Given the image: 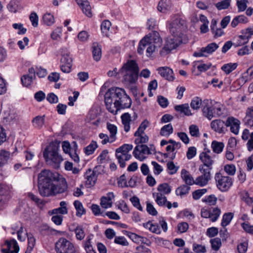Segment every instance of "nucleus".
<instances>
[{
  "label": "nucleus",
  "instance_id": "nucleus-51",
  "mask_svg": "<svg viewBox=\"0 0 253 253\" xmlns=\"http://www.w3.org/2000/svg\"><path fill=\"white\" fill-rule=\"evenodd\" d=\"M217 200V198L214 195H210L203 199L202 201L207 203L209 206H214L216 204Z\"/></svg>",
  "mask_w": 253,
  "mask_h": 253
},
{
  "label": "nucleus",
  "instance_id": "nucleus-13",
  "mask_svg": "<svg viewBox=\"0 0 253 253\" xmlns=\"http://www.w3.org/2000/svg\"><path fill=\"white\" fill-rule=\"evenodd\" d=\"M240 125V121L233 117H229L225 122V126L230 127V131L236 135L239 133Z\"/></svg>",
  "mask_w": 253,
  "mask_h": 253
},
{
  "label": "nucleus",
  "instance_id": "nucleus-19",
  "mask_svg": "<svg viewBox=\"0 0 253 253\" xmlns=\"http://www.w3.org/2000/svg\"><path fill=\"white\" fill-rule=\"evenodd\" d=\"M225 123L220 119L213 120L211 123V126L212 129L219 133L225 132Z\"/></svg>",
  "mask_w": 253,
  "mask_h": 253
},
{
  "label": "nucleus",
  "instance_id": "nucleus-4",
  "mask_svg": "<svg viewBox=\"0 0 253 253\" xmlns=\"http://www.w3.org/2000/svg\"><path fill=\"white\" fill-rule=\"evenodd\" d=\"M43 155L47 164L55 169H58L63 160L59 154L58 147L53 144H50L44 149Z\"/></svg>",
  "mask_w": 253,
  "mask_h": 253
},
{
  "label": "nucleus",
  "instance_id": "nucleus-38",
  "mask_svg": "<svg viewBox=\"0 0 253 253\" xmlns=\"http://www.w3.org/2000/svg\"><path fill=\"white\" fill-rule=\"evenodd\" d=\"M238 64L236 63H229L224 64L221 68V69L225 72L226 74H229L237 67Z\"/></svg>",
  "mask_w": 253,
  "mask_h": 253
},
{
  "label": "nucleus",
  "instance_id": "nucleus-25",
  "mask_svg": "<svg viewBox=\"0 0 253 253\" xmlns=\"http://www.w3.org/2000/svg\"><path fill=\"white\" fill-rule=\"evenodd\" d=\"M181 176L187 185H192L195 184V180H194L193 177L190 174L189 172L185 169L181 170Z\"/></svg>",
  "mask_w": 253,
  "mask_h": 253
},
{
  "label": "nucleus",
  "instance_id": "nucleus-8",
  "mask_svg": "<svg viewBox=\"0 0 253 253\" xmlns=\"http://www.w3.org/2000/svg\"><path fill=\"white\" fill-rule=\"evenodd\" d=\"M134 135L136 137L134 140L136 146L134 149L133 154L135 158L142 161L141 157L142 153V123L139 125Z\"/></svg>",
  "mask_w": 253,
  "mask_h": 253
},
{
  "label": "nucleus",
  "instance_id": "nucleus-41",
  "mask_svg": "<svg viewBox=\"0 0 253 253\" xmlns=\"http://www.w3.org/2000/svg\"><path fill=\"white\" fill-rule=\"evenodd\" d=\"M10 153L5 150H0V168L3 167L10 157Z\"/></svg>",
  "mask_w": 253,
  "mask_h": 253
},
{
  "label": "nucleus",
  "instance_id": "nucleus-15",
  "mask_svg": "<svg viewBox=\"0 0 253 253\" xmlns=\"http://www.w3.org/2000/svg\"><path fill=\"white\" fill-rule=\"evenodd\" d=\"M6 249H3L1 251L3 253H18L19 251V248L17 241L12 239L9 241H5Z\"/></svg>",
  "mask_w": 253,
  "mask_h": 253
},
{
  "label": "nucleus",
  "instance_id": "nucleus-7",
  "mask_svg": "<svg viewBox=\"0 0 253 253\" xmlns=\"http://www.w3.org/2000/svg\"><path fill=\"white\" fill-rule=\"evenodd\" d=\"M216 186L221 192H226L233 185V179L228 176H224L221 172H217L214 176Z\"/></svg>",
  "mask_w": 253,
  "mask_h": 253
},
{
  "label": "nucleus",
  "instance_id": "nucleus-12",
  "mask_svg": "<svg viewBox=\"0 0 253 253\" xmlns=\"http://www.w3.org/2000/svg\"><path fill=\"white\" fill-rule=\"evenodd\" d=\"M162 42V40L160 38L159 33L156 31H153L143 37V47L149 44H155L159 47Z\"/></svg>",
  "mask_w": 253,
  "mask_h": 253
},
{
  "label": "nucleus",
  "instance_id": "nucleus-35",
  "mask_svg": "<svg viewBox=\"0 0 253 253\" xmlns=\"http://www.w3.org/2000/svg\"><path fill=\"white\" fill-rule=\"evenodd\" d=\"M74 206L76 210V215L79 217L82 216L85 213V211L82 203L79 201L76 200L74 202Z\"/></svg>",
  "mask_w": 253,
  "mask_h": 253
},
{
  "label": "nucleus",
  "instance_id": "nucleus-52",
  "mask_svg": "<svg viewBox=\"0 0 253 253\" xmlns=\"http://www.w3.org/2000/svg\"><path fill=\"white\" fill-rule=\"evenodd\" d=\"M72 59L70 56L69 53L68 51H65L62 53V57L61 58V63L66 64L68 65L72 64Z\"/></svg>",
  "mask_w": 253,
  "mask_h": 253
},
{
  "label": "nucleus",
  "instance_id": "nucleus-17",
  "mask_svg": "<svg viewBox=\"0 0 253 253\" xmlns=\"http://www.w3.org/2000/svg\"><path fill=\"white\" fill-rule=\"evenodd\" d=\"M210 100L205 99L203 101L204 106L202 109L203 115L209 120H211L214 116L213 107L209 105Z\"/></svg>",
  "mask_w": 253,
  "mask_h": 253
},
{
  "label": "nucleus",
  "instance_id": "nucleus-53",
  "mask_svg": "<svg viewBox=\"0 0 253 253\" xmlns=\"http://www.w3.org/2000/svg\"><path fill=\"white\" fill-rule=\"evenodd\" d=\"M230 0H223L220 2H218L215 4V6L217 9L219 10L222 9H225L228 8L230 6Z\"/></svg>",
  "mask_w": 253,
  "mask_h": 253
},
{
  "label": "nucleus",
  "instance_id": "nucleus-14",
  "mask_svg": "<svg viewBox=\"0 0 253 253\" xmlns=\"http://www.w3.org/2000/svg\"><path fill=\"white\" fill-rule=\"evenodd\" d=\"M11 234H14L15 233L17 234L18 239L20 241H24L27 237L28 234L26 230L20 224V226L13 225L11 227Z\"/></svg>",
  "mask_w": 253,
  "mask_h": 253
},
{
  "label": "nucleus",
  "instance_id": "nucleus-48",
  "mask_svg": "<svg viewBox=\"0 0 253 253\" xmlns=\"http://www.w3.org/2000/svg\"><path fill=\"white\" fill-rule=\"evenodd\" d=\"M28 238V247L26 253H30L35 247L36 239L32 234H29Z\"/></svg>",
  "mask_w": 253,
  "mask_h": 253
},
{
  "label": "nucleus",
  "instance_id": "nucleus-32",
  "mask_svg": "<svg viewBox=\"0 0 253 253\" xmlns=\"http://www.w3.org/2000/svg\"><path fill=\"white\" fill-rule=\"evenodd\" d=\"M67 203L65 201H61L60 203V207L52 210L53 214L60 213L65 214L68 213V210L66 207Z\"/></svg>",
  "mask_w": 253,
  "mask_h": 253
},
{
  "label": "nucleus",
  "instance_id": "nucleus-58",
  "mask_svg": "<svg viewBox=\"0 0 253 253\" xmlns=\"http://www.w3.org/2000/svg\"><path fill=\"white\" fill-rule=\"evenodd\" d=\"M111 23L109 20H104L101 25V30L102 32L106 36L107 35L108 31L109 30Z\"/></svg>",
  "mask_w": 253,
  "mask_h": 253
},
{
  "label": "nucleus",
  "instance_id": "nucleus-20",
  "mask_svg": "<svg viewBox=\"0 0 253 253\" xmlns=\"http://www.w3.org/2000/svg\"><path fill=\"white\" fill-rule=\"evenodd\" d=\"M78 4L81 7L83 12L88 17L92 16L91 8L87 0H76Z\"/></svg>",
  "mask_w": 253,
  "mask_h": 253
},
{
  "label": "nucleus",
  "instance_id": "nucleus-56",
  "mask_svg": "<svg viewBox=\"0 0 253 253\" xmlns=\"http://www.w3.org/2000/svg\"><path fill=\"white\" fill-rule=\"evenodd\" d=\"M242 35L245 38L244 40L246 41L245 42H248L249 39L253 35V27L248 28L242 31Z\"/></svg>",
  "mask_w": 253,
  "mask_h": 253
},
{
  "label": "nucleus",
  "instance_id": "nucleus-23",
  "mask_svg": "<svg viewBox=\"0 0 253 253\" xmlns=\"http://www.w3.org/2000/svg\"><path fill=\"white\" fill-rule=\"evenodd\" d=\"M199 158L203 163V165H201L202 166H206V167L212 168L214 161L209 155H208L206 153H201Z\"/></svg>",
  "mask_w": 253,
  "mask_h": 253
},
{
  "label": "nucleus",
  "instance_id": "nucleus-30",
  "mask_svg": "<svg viewBox=\"0 0 253 253\" xmlns=\"http://www.w3.org/2000/svg\"><path fill=\"white\" fill-rule=\"evenodd\" d=\"M116 157L121 168H124L126 167V161H127L131 158V155L116 154Z\"/></svg>",
  "mask_w": 253,
  "mask_h": 253
},
{
  "label": "nucleus",
  "instance_id": "nucleus-18",
  "mask_svg": "<svg viewBox=\"0 0 253 253\" xmlns=\"http://www.w3.org/2000/svg\"><path fill=\"white\" fill-rule=\"evenodd\" d=\"M158 73L162 77L169 81H172L174 79L173 71L168 67H159L157 69Z\"/></svg>",
  "mask_w": 253,
  "mask_h": 253
},
{
  "label": "nucleus",
  "instance_id": "nucleus-49",
  "mask_svg": "<svg viewBox=\"0 0 253 253\" xmlns=\"http://www.w3.org/2000/svg\"><path fill=\"white\" fill-rule=\"evenodd\" d=\"M202 99L199 97H194L191 102L190 106L194 110H198L202 105Z\"/></svg>",
  "mask_w": 253,
  "mask_h": 253
},
{
  "label": "nucleus",
  "instance_id": "nucleus-61",
  "mask_svg": "<svg viewBox=\"0 0 253 253\" xmlns=\"http://www.w3.org/2000/svg\"><path fill=\"white\" fill-rule=\"evenodd\" d=\"M35 79L30 75H24L21 77V80L23 84L25 86H28L31 85Z\"/></svg>",
  "mask_w": 253,
  "mask_h": 253
},
{
  "label": "nucleus",
  "instance_id": "nucleus-21",
  "mask_svg": "<svg viewBox=\"0 0 253 253\" xmlns=\"http://www.w3.org/2000/svg\"><path fill=\"white\" fill-rule=\"evenodd\" d=\"M114 198V194L112 192L108 193L106 196H103L101 199L100 205L104 209H108L112 206L113 200Z\"/></svg>",
  "mask_w": 253,
  "mask_h": 253
},
{
  "label": "nucleus",
  "instance_id": "nucleus-55",
  "mask_svg": "<svg viewBox=\"0 0 253 253\" xmlns=\"http://www.w3.org/2000/svg\"><path fill=\"white\" fill-rule=\"evenodd\" d=\"M146 226L152 232L157 234H160L161 232L160 228L159 225L157 223L153 224L150 222H148Z\"/></svg>",
  "mask_w": 253,
  "mask_h": 253
},
{
  "label": "nucleus",
  "instance_id": "nucleus-22",
  "mask_svg": "<svg viewBox=\"0 0 253 253\" xmlns=\"http://www.w3.org/2000/svg\"><path fill=\"white\" fill-rule=\"evenodd\" d=\"M172 7L170 0H161L158 5V10L163 13L169 11Z\"/></svg>",
  "mask_w": 253,
  "mask_h": 253
},
{
  "label": "nucleus",
  "instance_id": "nucleus-40",
  "mask_svg": "<svg viewBox=\"0 0 253 253\" xmlns=\"http://www.w3.org/2000/svg\"><path fill=\"white\" fill-rule=\"evenodd\" d=\"M248 22L247 18L244 15H239L235 17L232 20L231 25L233 28L236 27L239 23H246Z\"/></svg>",
  "mask_w": 253,
  "mask_h": 253
},
{
  "label": "nucleus",
  "instance_id": "nucleus-10",
  "mask_svg": "<svg viewBox=\"0 0 253 253\" xmlns=\"http://www.w3.org/2000/svg\"><path fill=\"white\" fill-rule=\"evenodd\" d=\"M62 147L64 152L69 154L71 158L76 163L80 161V158L78 154V144L76 141H73L72 144L68 141H64Z\"/></svg>",
  "mask_w": 253,
  "mask_h": 253
},
{
  "label": "nucleus",
  "instance_id": "nucleus-42",
  "mask_svg": "<svg viewBox=\"0 0 253 253\" xmlns=\"http://www.w3.org/2000/svg\"><path fill=\"white\" fill-rule=\"evenodd\" d=\"M107 128L110 133V135L111 136L112 141H115L116 139L117 127L115 125L108 123L107 124Z\"/></svg>",
  "mask_w": 253,
  "mask_h": 253
},
{
  "label": "nucleus",
  "instance_id": "nucleus-44",
  "mask_svg": "<svg viewBox=\"0 0 253 253\" xmlns=\"http://www.w3.org/2000/svg\"><path fill=\"white\" fill-rule=\"evenodd\" d=\"M233 217V213L232 212L224 213L222 216L221 225L224 228L230 223Z\"/></svg>",
  "mask_w": 253,
  "mask_h": 253
},
{
  "label": "nucleus",
  "instance_id": "nucleus-34",
  "mask_svg": "<svg viewBox=\"0 0 253 253\" xmlns=\"http://www.w3.org/2000/svg\"><path fill=\"white\" fill-rule=\"evenodd\" d=\"M211 179V177L201 175L196 178L195 180V184L203 187L206 186Z\"/></svg>",
  "mask_w": 253,
  "mask_h": 253
},
{
  "label": "nucleus",
  "instance_id": "nucleus-24",
  "mask_svg": "<svg viewBox=\"0 0 253 253\" xmlns=\"http://www.w3.org/2000/svg\"><path fill=\"white\" fill-rule=\"evenodd\" d=\"M244 121L246 125L253 128V106L247 108Z\"/></svg>",
  "mask_w": 253,
  "mask_h": 253
},
{
  "label": "nucleus",
  "instance_id": "nucleus-47",
  "mask_svg": "<svg viewBox=\"0 0 253 253\" xmlns=\"http://www.w3.org/2000/svg\"><path fill=\"white\" fill-rule=\"evenodd\" d=\"M98 145L95 141H91V142L86 147L84 148V152L86 155H90L93 154L97 148Z\"/></svg>",
  "mask_w": 253,
  "mask_h": 253
},
{
  "label": "nucleus",
  "instance_id": "nucleus-57",
  "mask_svg": "<svg viewBox=\"0 0 253 253\" xmlns=\"http://www.w3.org/2000/svg\"><path fill=\"white\" fill-rule=\"evenodd\" d=\"M224 170L229 175H234L236 172V167L233 164H227L224 166Z\"/></svg>",
  "mask_w": 253,
  "mask_h": 253
},
{
  "label": "nucleus",
  "instance_id": "nucleus-31",
  "mask_svg": "<svg viewBox=\"0 0 253 253\" xmlns=\"http://www.w3.org/2000/svg\"><path fill=\"white\" fill-rule=\"evenodd\" d=\"M53 188L54 191H53V195H55L57 194L65 192L67 189V185L65 181H62V183H60L59 185H55Z\"/></svg>",
  "mask_w": 253,
  "mask_h": 253
},
{
  "label": "nucleus",
  "instance_id": "nucleus-3",
  "mask_svg": "<svg viewBox=\"0 0 253 253\" xmlns=\"http://www.w3.org/2000/svg\"><path fill=\"white\" fill-rule=\"evenodd\" d=\"M53 174L48 170H43L38 176V188L39 193L43 197L53 195L54 186L53 183Z\"/></svg>",
  "mask_w": 253,
  "mask_h": 253
},
{
  "label": "nucleus",
  "instance_id": "nucleus-43",
  "mask_svg": "<svg viewBox=\"0 0 253 253\" xmlns=\"http://www.w3.org/2000/svg\"><path fill=\"white\" fill-rule=\"evenodd\" d=\"M157 190L159 192L158 193H161L163 195L170 193L171 190V187L167 183L160 184L158 186Z\"/></svg>",
  "mask_w": 253,
  "mask_h": 253
},
{
  "label": "nucleus",
  "instance_id": "nucleus-1",
  "mask_svg": "<svg viewBox=\"0 0 253 253\" xmlns=\"http://www.w3.org/2000/svg\"><path fill=\"white\" fill-rule=\"evenodd\" d=\"M105 102L107 109L114 114L120 109L130 107L131 104L125 90L119 87L112 88L106 93Z\"/></svg>",
  "mask_w": 253,
  "mask_h": 253
},
{
  "label": "nucleus",
  "instance_id": "nucleus-46",
  "mask_svg": "<svg viewBox=\"0 0 253 253\" xmlns=\"http://www.w3.org/2000/svg\"><path fill=\"white\" fill-rule=\"evenodd\" d=\"M19 8V1L18 0H11L7 5V8L11 12H16Z\"/></svg>",
  "mask_w": 253,
  "mask_h": 253
},
{
  "label": "nucleus",
  "instance_id": "nucleus-39",
  "mask_svg": "<svg viewBox=\"0 0 253 253\" xmlns=\"http://www.w3.org/2000/svg\"><path fill=\"white\" fill-rule=\"evenodd\" d=\"M173 132V127L171 124L163 126L160 130V135L164 136H169Z\"/></svg>",
  "mask_w": 253,
  "mask_h": 253
},
{
  "label": "nucleus",
  "instance_id": "nucleus-26",
  "mask_svg": "<svg viewBox=\"0 0 253 253\" xmlns=\"http://www.w3.org/2000/svg\"><path fill=\"white\" fill-rule=\"evenodd\" d=\"M122 122L124 126V130L127 132L130 130V122L131 121V116L128 113H125L121 116Z\"/></svg>",
  "mask_w": 253,
  "mask_h": 253
},
{
  "label": "nucleus",
  "instance_id": "nucleus-5",
  "mask_svg": "<svg viewBox=\"0 0 253 253\" xmlns=\"http://www.w3.org/2000/svg\"><path fill=\"white\" fill-rule=\"evenodd\" d=\"M55 249L57 253H77L74 244L64 238H60L55 243Z\"/></svg>",
  "mask_w": 253,
  "mask_h": 253
},
{
  "label": "nucleus",
  "instance_id": "nucleus-2",
  "mask_svg": "<svg viewBox=\"0 0 253 253\" xmlns=\"http://www.w3.org/2000/svg\"><path fill=\"white\" fill-rule=\"evenodd\" d=\"M139 67L134 60H128L120 69L121 79L126 84L135 83L138 79Z\"/></svg>",
  "mask_w": 253,
  "mask_h": 253
},
{
  "label": "nucleus",
  "instance_id": "nucleus-28",
  "mask_svg": "<svg viewBox=\"0 0 253 253\" xmlns=\"http://www.w3.org/2000/svg\"><path fill=\"white\" fill-rule=\"evenodd\" d=\"M175 110L186 116H191L192 115L188 103L176 105L174 107Z\"/></svg>",
  "mask_w": 253,
  "mask_h": 253
},
{
  "label": "nucleus",
  "instance_id": "nucleus-37",
  "mask_svg": "<svg viewBox=\"0 0 253 253\" xmlns=\"http://www.w3.org/2000/svg\"><path fill=\"white\" fill-rule=\"evenodd\" d=\"M33 125L35 127L40 128L44 124V116H38L35 117L32 121Z\"/></svg>",
  "mask_w": 253,
  "mask_h": 253
},
{
  "label": "nucleus",
  "instance_id": "nucleus-9",
  "mask_svg": "<svg viewBox=\"0 0 253 253\" xmlns=\"http://www.w3.org/2000/svg\"><path fill=\"white\" fill-rule=\"evenodd\" d=\"M185 25V21L184 20L179 17H176L169 25L170 33L182 38V31L184 29Z\"/></svg>",
  "mask_w": 253,
  "mask_h": 253
},
{
  "label": "nucleus",
  "instance_id": "nucleus-36",
  "mask_svg": "<svg viewBox=\"0 0 253 253\" xmlns=\"http://www.w3.org/2000/svg\"><path fill=\"white\" fill-rule=\"evenodd\" d=\"M190 189V187L187 185H182L178 187L175 190L176 195L180 196L181 197L186 195Z\"/></svg>",
  "mask_w": 253,
  "mask_h": 253
},
{
  "label": "nucleus",
  "instance_id": "nucleus-6",
  "mask_svg": "<svg viewBox=\"0 0 253 253\" xmlns=\"http://www.w3.org/2000/svg\"><path fill=\"white\" fill-rule=\"evenodd\" d=\"M182 42V38L171 34L168 38L166 44L160 52L162 56L166 55L169 53L172 49L176 48Z\"/></svg>",
  "mask_w": 253,
  "mask_h": 253
},
{
  "label": "nucleus",
  "instance_id": "nucleus-11",
  "mask_svg": "<svg viewBox=\"0 0 253 253\" xmlns=\"http://www.w3.org/2000/svg\"><path fill=\"white\" fill-rule=\"evenodd\" d=\"M101 168V166H97L93 170L88 169L86 170L84 177L86 179L85 184L87 188L91 187L95 185L99 173L98 171Z\"/></svg>",
  "mask_w": 253,
  "mask_h": 253
},
{
  "label": "nucleus",
  "instance_id": "nucleus-64",
  "mask_svg": "<svg viewBox=\"0 0 253 253\" xmlns=\"http://www.w3.org/2000/svg\"><path fill=\"white\" fill-rule=\"evenodd\" d=\"M115 243L123 246H127L128 245L126 238L124 236L116 237L114 240Z\"/></svg>",
  "mask_w": 253,
  "mask_h": 253
},
{
  "label": "nucleus",
  "instance_id": "nucleus-50",
  "mask_svg": "<svg viewBox=\"0 0 253 253\" xmlns=\"http://www.w3.org/2000/svg\"><path fill=\"white\" fill-rule=\"evenodd\" d=\"M219 46L215 42H212L208 44L206 47H204L203 51H205L206 53L211 54L215 51Z\"/></svg>",
  "mask_w": 253,
  "mask_h": 253
},
{
  "label": "nucleus",
  "instance_id": "nucleus-27",
  "mask_svg": "<svg viewBox=\"0 0 253 253\" xmlns=\"http://www.w3.org/2000/svg\"><path fill=\"white\" fill-rule=\"evenodd\" d=\"M92 48L94 59L96 61H99L101 58L102 54L101 46L98 43L94 42L92 44Z\"/></svg>",
  "mask_w": 253,
  "mask_h": 253
},
{
  "label": "nucleus",
  "instance_id": "nucleus-45",
  "mask_svg": "<svg viewBox=\"0 0 253 253\" xmlns=\"http://www.w3.org/2000/svg\"><path fill=\"white\" fill-rule=\"evenodd\" d=\"M224 145L222 142L213 141L211 143V148L213 151L215 153H220L223 149Z\"/></svg>",
  "mask_w": 253,
  "mask_h": 253
},
{
  "label": "nucleus",
  "instance_id": "nucleus-54",
  "mask_svg": "<svg viewBox=\"0 0 253 253\" xmlns=\"http://www.w3.org/2000/svg\"><path fill=\"white\" fill-rule=\"evenodd\" d=\"M75 233L77 240H82L85 237L84 229L81 226H77L75 229Z\"/></svg>",
  "mask_w": 253,
  "mask_h": 253
},
{
  "label": "nucleus",
  "instance_id": "nucleus-60",
  "mask_svg": "<svg viewBox=\"0 0 253 253\" xmlns=\"http://www.w3.org/2000/svg\"><path fill=\"white\" fill-rule=\"evenodd\" d=\"M211 245L212 249L215 251H218L221 245L220 239L218 238L211 239Z\"/></svg>",
  "mask_w": 253,
  "mask_h": 253
},
{
  "label": "nucleus",
  "instance_id": "nucleus-16",
  "mask_svg": "<svg viewBox=\"0 0 253 253\" xmlns=\"http://www.w3.org/2000/svg\"><path fill=\"white\" fill-rule=\"evenodd\" d=\"M153 196L154 198H155V201L159 206L166 207L169 209L171 208V203L167 201V199L165 195H163L161 193H153Z\"/></svg>",
  "mask_w": 253,
  "mask_h": 253
},
{
  "label": "nucleus",
  "instance_id": "nucleus-29",
  "mask_svg": "<svg viewBox=\"0 0 253 253\" xmlns=\"http://www.w3.org/2000/svg\"><path fill=\"white\" fill-rule=\"evenodd\" d=\"M210 219L212 222H215L218 219L220 214L221 210L218 207L210 208Z\"/></svg>",
  "mask_w": 253,
  "mask_h": 253
},
{
  "label": "nucleus",
  "instance_id": "nucleus-62",
  "mask_svg": "<svg viewBox=\"0 0 253 253\" xmlns=\"http://www.w3.org/2000/svg\"><path fill=\"white\" fill-rule=\"evenodd\" d=\"M207 191V189H201L194 191L192 193L193 198L195 200L199 199Z\"/></svg>",
  "mask_w": 253,
  "mask_h": 253
},
{
  "label": "nucleus",
  "instance_id": "nucleus-63",
  "mask_svg": "<svg viewBox=\"0 0 253 253\" xmlns=\"http://www.w3.org/2000/svg\"><path fill=\"white\" fill-rule=\"evenodd\" d=\"M30 20L32 25L34 27H37L39 24V17L36 12H33L30 15Z\"/></svg>",
  "mask_w": 253,
  "mask_h": 253
},
{
  "label": "nucleus",
  "instance_id": "nucleus-33",
  "mask_svg": "<svg viewBox=\"0 0 253 253\" xmlns=\"http://www.w3.org/2000/svg\"><path fill=\"white\" fill-rule=\"evenodd\" d=\"M42 22L47 26H51L55 22L54 17L51 13L47 12L42 16Z\"/></svg>",
  "mask_w": 253,
  "mask_h": 253
},
{
  "label": "nucleus",
  "instance_id": "nucleus-59",
  "mask_svg": "<svg viewBox=\"0 0 253 253\" xmlns=\"http://www.w3.org/2000/svg\"><path fill=\"white\" fill-rule=\"evenodd\" d=\"M205 167L206 166L200 165L199 170L202 173V175L211 177V170L212 168Z\"/></svg>",
  "mask_w": 253,
  "mask_h": 253
}]
</instances>
